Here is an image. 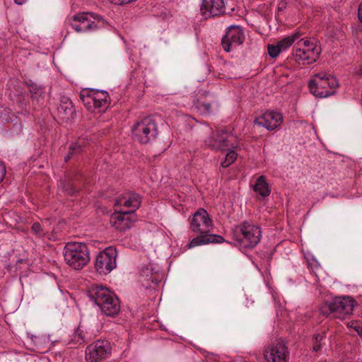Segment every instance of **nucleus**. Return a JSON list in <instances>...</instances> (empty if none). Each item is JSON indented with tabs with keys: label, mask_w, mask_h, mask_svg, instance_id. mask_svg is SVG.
I'll return each instance as SVG.
<instances>
[{
	"label": "nucleus",
	"mask_w": 362,
	"mask_h": 362,
	"mask_svg": "<svg viewBox=\"0 0 362 362\" xmlns=\"http://www.w3.org/2000/svg\"><path fill=\"white\" fill-rule=\"evenodd\" d=\"M50 118L53 119L54 120H55L57 122H58L59 124V123H62L63 122H62L59 119H57L54 117H52V115H50Z\"/></svg>",
	"instance_id": "obj_44"
},
{
	"label": "nucleus",
	"mask_w": 362,
	"mask_h": 362,
	"mask_svg": "<svg viewBox=\"0 0 362 362\" xmlns=\"http://www.w3.org/2000/svg\"><path fill=\"white\" fill-rule=\"evenodd\" d=\"M213 227V222L207 211L199 208L190 221V228L194 233H207Z\"/></svg>",
	"instance_id": "obj_14"
},
{
	"label": "nucleus",
	"mask_w": 362,
	"mask_h": 362,
	"mask_svg": "<svg viewBox=\"0 0 362 362\" xmlns=\"http://www.w3.org/2000/svg\"><path fill=\"white\" fill-rule=\"evenodd\" d=\"M112 351L110 343L106 340H97L86 349V360L88 362H98L107 358Z\"/></svg>",
	"instance_id": "obj_11"
},
{
	"label": "nucleus",
	"mask_w": 362,
	"mask_h": 362,
	"mask_svg": "<svg viewBox=\"0 0 362 362\" xmlns=\"http://www.w3.org/2000/svg\"><path fill=\"white\" fill-rule=\"evenodd\" d=\"M95 90L93 88H84L81 90L79 94L80 99L83 100L86 98L92 96V94L95 93Z\"/></svg>",
	"instance_id": "obj_31"
},
{
	"label": "nucleus",
	"mask_w": 362,
	"mask_h": 362,
	"mask_svg": "<svg viewBox=\"0 0 362 362\" xmlns=\"http://www.w3.org/2000/svg\"><path fill=\"white\" fill-rule=\"evenodd\" d=\"M356 74L360 77H362V65H360L356 71Z\"/></svg>",
	"instance_id": "obj_41"
},
{
	"label": "nucleus",
	"mask_w": 362,
	"mask_h": 362,
	"mask_svg": "<svg viewBox=\"0 0 362 362\" xmlns=\"http://www.w3.org/2000/svg\"><path fill=\"white\" fill-rule=\"evenodd\" d=\"M265 113H271V114H273V113H275L274 111H267Z\"/></svg>",
	"instance_id": "obj_45"
},
{
	"label": "nucleus",
	"mask_w": 362,
	"mask_h": 362,
	"mask_svg": "<svg viewBox=\"0 0 362 362\" xmlns=\"http://www.w3.org/2000/svg\"><path fill=\"white\" fill-rule=\"evenodd\" d=\"M45 118L43 117L42 118V121H43V123L42 124H40V126H41V128H48L49 127V125H48L45 122Z\"/></svg>",
	"instance_id": "obj_42"
},
{
	"label": "nucleus",
	"mask_w": 362,
	"mask_h": 362,
	"mask_svg": "<svg viewBox=\"0 0 362 362\" xmlns=\"http://www.w3.org/2000/svg\"><path fill=\"white\" fill-rule=\"evenodd\" d=\"M245 40L243 28L239 25H230L227 28L226 34L222 37L221 45L223 49L229 52L242 45Z\"/></svg>",
	"instance_id": "obj_12"
},
{
	"label": "nucleus",
	"mask_w": 362,
	"mask_h": 362,
	"mask_svg": "<svg viewBox=\"0 0 362 362\" xmlns=\"http://www.w3.org/2000/svg\"><path fill=\"white\" fill-rule=\"evenodd\" d=\"M325 338V332L317 333L313 337V351L318 352L322 349V341Z\"/></svg>",
	"instance_id": "obj_26"
},
{
	"label": "nucleus",
	"mask_w": 362,
	"mask_h": 362,
	"mask_svg": "<svg viewBox=\"0 0 362 362\" xmlns=\"http://www.w3.org/2000/svg\"><path fill=\"white\" fill-rule=\"evenodd\" d=\"M357 302L351 296H336L326 301L320 308V313L326 317L329 315L335 318L344 319L352 313Z\"/></svg>",
	"instance_id": "obj_2"
},
{
	"label": "nucleus",
	"mask_w": 362,
	"mask_h": 362,
	"mask_svg": "<svg viewBox=\"0 0 362 362\" xmlns=\"http://www.w3.org/2000/svg\"><path fill=\"white\" fill-rule=\"evenodd\" d=\"M253 189L262 197H269L271 193L269 184L267 182L265 176L264 175H261L257 178Z\"/></svg>",
	"instance_id": "obj_21"
},
{
	"label": "nucleus",
	"mask_w": 362,
	"mask_h": 362,
	"mask_svg": "<svg viewBox=\"0 0 362 362\" xmlns=\"http://www.w3.org/2000/svg\"><path fill=\"white\" fill-rule=\"evenodd\" d=\"M86 292L90 300L97 305L102 313L106 316L114 317L119 313V300L107 287L100 284H93L88 288Z\"/></svg>",
	"instance_id": "obj_1"
},
{
	"label": "nucleus",
	"mask_w": 362,
	"mask_h": 362,
	"mask_svg": "<svg viewBox=\"0 0 362 362\" xmlns=\"http://www.w3.org/2000/svg\"><path fill=\"white\" fill-rule=\"evenodd\" d=\"M85 146V141L80 139L76 143H72L69 148V154L64 158L65 161H67L73 155L80 153Z\"/></svg>",
	"instance_id": "obj_24"
},
{
	"label": "nucleus",
	"mask_w": 362,
	"mask_h": 362,
	"mask_svg": "<svg viewBox=\"0 0 362 362\" xmlns=\"http://www.w3.org/2000/svg\"><path fill=\"white\" fill-rule=\"evenodd\" d=\"M225 239L218 235L207 233H200V235L193 238L189 243V247H194L199 245L209 243H222Z\"/></svg>",
	"instance_id": "obj_19"
},
{
	"label": "nucleus",
	"mask_w": 362,
	"mask_h": 362,
	"mask_svg": "<svg viewBox=\"0 0 362 362\" xmlns=\"http://www.w3.org/2000/svg\"><path fill=\"white\" fill-rule=\"evenodd\" d=\"M1 121L8 122L10 120H11V118H9V115L5 114V115H1Z\"/></svg>",
	"instance_id": "obj_39"
},
{
	"label": "nucleus",
	"mask_w": 362,
	"mask_h": 362,
	"mask_svg": "<svg viewBox=\"0 0 362 362\" xmlns=\"http://www.w3.org/2000/svg\"><path fill=\"white\" fill-rule=\"evenodd\" d=\"M72 341L76 344H81L86 341L83 332L79 329H77L72 337Z\"/></svg>",
	"instance_id": "obj_29"
},
{
	"label": "nucleus",
	"mask_w": 362,
	"mask_h": 362,
	"mask_svg": "<svg viewBox=\"0 0 362 362\" xmlns=\"http://www.w3.org/2000/svg\"><path fill=\"white\" fill-rule=\"evenodd\" d=\"M204 143L206 146L215 151H226L238 146L235 136L224 129L213 132Z\"/></svg>",
	"instance_id": "obj_9"
},
{
	"label": "nucleus",
	"mask_w": 362,
	"mask_h": 362,
	"mask_svg": "<svg viewBox=\"0 0 362 362\" xmlns=\"http://www.w3.org/2000/svg\"><path fill=\"white\" fill-rule=\"evenodd\" d=\"M117 252L115 247H107L96 256L94 268L100 275L110 274L117 266Z\"/></svg>",
	"instance_id": "obj_10"
},
{
	"label": "nucleus",
	"mask_w": 362,
	"mask_h": 362,
	"mask_svg": "<svg viewBox=\"0 0 362 362\" xmlns=\"http://www.w3.org/2000/svg\"><path fill=\"white\" fill-rule=\"evenodd\" d=\"M24 82L26 86L29 88V92L33 98H37L42 94L43 88L32 79H25Z\"/></svg>",
	"instance_id": "obj_23"
},
{
	"label": "nucleus",
	"mask_w": 362,
	"mask_h": 362,
	"mask_svg": "<svg viewBox=\"0 0 362 362\" xmlns=\"http://www.w3.org/2000/svg\"><path fill=\"white\" fill-rule=\"evenodd\" d=\"M339 82L335 76L324 72L314 75L308 82L310 93L317 98H326L335 93Z\"/></svg>",
	"instance_id": "obj_6"
},
{
	"label": "nucleus",
	"mask_w": 362,
	"mask_h": 362,
	"mask_svg": "<svg viewBox=\"0 0 362 362\" xmlns=\"http://www.w3.org/2000/svg\"><path fill=\"white\" fill-rule=\"evenodd\" d=\"M133 139L141 144H147L155 139L158 128L151 115L135 123L132 128Z\"/></svg>",
	"instance_id": "obj_8"
},
{
	"label": "nucleus",
	"mask_w": 362,
	"mask_h": 362,
	"mask_svg": "<svg viewBox=\"0 0 362 362\" xmlns=\"http://www.w3.org/2000/svg\"><path fill=\"white\" fill-rule=\"evenodd\" d=\"M58 113H76V110L69 98L62 96L57 106Z\"/></svg>",
	"instance_id": "obj_22"
},
{
	"label": "nucleus",
	"mask_w": 362,
	"mask_h": 362,
	"mask_svg": "<svg viewBox=\"0 0 362 362\" xmlns=\"http://www.w3.org/2000/svg\"><path fill=\"white\" fill-rule=\"evenodd\" d=\"M65 192H67L69 195L73 196L74 195L78 190L73 186L72 184H66L63 187Z\"/></svg>",
	"instance_id": "obj_33"
},
{
	"label": "nucleus",
	"mask_w": 362,
	"mask_h": 362,
	"mask_svg": "<svg viewBox=\"0 0 362 362\" xmlns=\"http://www.w3.org/2000/svg\"><path fill=\"white\" fill-rule=\"evenodd\" d=\"M66 264L75 269H81L90 261L86 244L79 242L67 243L63 250Z\"/></svg>",
	"instance_id": "obj_5"
},
{
	"label": "nucleus",
	"mask_w": 362,
	"mask_h": 362,
	"mask_svg": "<svg viewBox=\"0 0 362 362\" xmlns=\"http://www.w3.org/2000/svg\"><path fill=\"white\" fill-rule=\"evenodd\" d=\"M141 203V197L139 194L127 192L115 199L114 207L117 208L123 206L129 209L127 211H133V213L135 214L136 209L140 207Z\"/></svg>",
	"instance_id": "obj_16"
},
{
	"label": "nucleus",
	"mask_w": 362,
	"mask_h": 362,
	"mask_svg": "<svg viewBox=\"0 0 362 362\" xmlns=\"http://www.w3.org/2000/svg\"><path fill=\"white\" fill-rule=\"evenodd\" d=\"M136 220V216L133 211H122L115 208L110 216V222L118 230L125 231L132 226Z\"/></svg>",
	"instance_id": "obj_13"
},
{
	"label": "nucleus",
	"mask_w": 362,
	"mask_h": 362,
	"mask_svg": "<svg viewBox=\"0 0 362 362\" xmlns=\"http://www.w3.org/2000/svg\"><path fill=\"white\" fill-rule=\"evenodd\" d=\"M267 51L272 58H276L281 52V48H279L277 43L276 45L269 44L267 45Z\"/></svg>",
	"instance_id": "obj_27"
},
{
	"label": "nucleus",
	"mask_w": 362,
	"mask_h": 362,
	"mask_svg": "<svg viewBox=\"0 0 362 362\" xmlns=\"http://www.w3.org/2000/svg\"><path fill=\"white\" fill-rule=\"evenodd\" d=\"M110 103L109 93L106 90H95L94 93L93 109L107 107Z\"/></svg>",
	"instance_id": "obj_20"
},
{
	"label": "nucleus",
	"mask_w": 362,
	"mask_h": 362,
	"mask_svg": "<svg viewBox=\"0 0 362 362\" xmlns=\"http://www.w3.org/2000/svg\"><path fill=\"white\" fill-rule=\"evenodd\" d=\"M25 0H14L15 3L18 4V5H21L24 3Z\"/></svg>",
	"instance_id": "obj_43"
},
{
	"label": "nucleus",
	"mask_w": 362,
	"mask_h": 362,
	"mask_svg": "<svg viewBox=\"0 0 362 362\" xmlns=\"http://www.w3.org/2000/svg\"><path fill=\"white\" fill-rule=\"evenodd\" d=\"M320 52L316 42L303 38L293 46L292 58L299 65H309L318 59Z\"/></svg>",
	"instance_id": "obj_4"
},
{
	"label": "nucleus",
	"mask_w": 362,
	"mask_h": 362,
	"mask_svg": "<svg viewBox=\"0 0 362 362\" xmlns=\"http://www.w3.org/2000/svg\"><path fill=\"white\" fill-rule=\"evenodd\" d=\"M83 105L86 107L87 110L89 111L92 110L94 106V93L92 94V96L89 98H86L83 100H81Z\"/></svg>",
	"instance_id": "obj_30"
},
{
	"label": "nucleus",
	"mask_w": 362,
	"mask_h": 362,
	"mask_svg": "<svg viewBox=\"0 0 362 362\" xmlns=\"http://www.w3.org/2000/svg\"><path fill=\"white\" fill-rule=\"evenodd\" d=\"M303 35L299 30H296L291 35L288 36L290 38L293 39V42H294L296 40H298Z\"/></svg>",
	"instance_id": "obj_36"
},
{
	"label": "nucleus",
	"mask_w": 362,
	"mask_h": 362,
	"mask_svg": "<svg viewBox=\"0 0 362 362\" xmlns=\"http://www.w3.org/2000/svg\"><path fill=\"white\" fill-rule=\"evenodd\" d=\"M6 173V165L3 162H0V184L2 182V181L5 178Z\"/></svg>",
	"instance_id": "obj_34"
},
{
	"label": "nucleus",
	"mask_w": 362,
	"mask_h": 362,
	"mask_svg": "<svg viewBox=\"0 0 362 362\" xmlns=\"http://www.w3.org/2000/svg\"><path fill=\"white\" fill-rule=\"evenodd\" d=\"M276 43L278 44L279 48H281V51L283 52L287 49L289 47H291L293 42V39L287 36L283 38L282 40L278 41Z\"/></svg>",
	"instance_id": "obj_28"
},
{
	"label": "nucleus",
	"mask_w": 362,
	"mask_h": 362,
	"mask_svg": "<svg viewBox=\"0 0 362 362\" xmlns=\"http://www.w3.org/2000/svg\"><path fill=\"white\" fill-rule=\"evenodd\" d=\"M146 280L150 281L151 283L154 284L155 285H158V284L159 282L156 278L152 277L151 275Z\"/></svg>",
	"instance_id": "obj_40"
},
{
	"label": "nucleus",
	"mask_w": 362,
	"mask_h": 362,
	"mask_svg": "<svg viewBox=\"0 0 362 362\" xmlns=\"http://www.w3.org/2000/svg\"><path fill=\"white\" fill-rule=\"evenodd\" d=\"M203 107V109L209 112L211 109V105L209 103H202L199 108Z\"/></svg>",
	"instance_id": "obj_38"
},
{
	"label": "nucleus",
	"mask_w": 362,
	"mask_h": 362,
	"mask_svg": "<svg viewBox=\"0 0 362 362\" xmlns=\"http://www.w3.org/2000/svg\"><path fill=\"white\" fill-rule=\"evenodd\" d=\"M233 235L240 247L253 248L260 242L262 230L259 226L245 221L233 228Z\"/></svg>",
	"instance_id": "obj_7"
},
{
	"label": "nucleus",
	"mask_w": 362,
	"mask_h": 362,
	"mask_svg": "<svg viewBox=\"0 0 362 362\" xmlns=\"http://www.w3.org/2000/svg\"><path fill=\"white\" fill-rule=\"evenodd\" d=\"M288 354L286 344L277 341L264 351V357L268 362H286Z\"/></svg>",
	"instance_id": "obj_15"
},
{
	"label": "nucleus",
	"mask_w": 362,
	"mask_h": 362,
	"mask_svg": "<svg viewBox=\"0 0 362 362\" xmlns=\"http://www.w3.org/2000/svg\"><path fill=\"white\" fill-rule=\"evenodd\" d=\"M225 10L223 0H202L200 7L201 13L206 18L223 15Z\"/></svg>",
	"instance_id": "obj_17"
},
{
	"label": "nucleus",
	"mask_w": 362,
	"mask_h": 362,
	"mask_svg": "<svg viewBox=\"0 0 362 362\" xmlns=\"http://www.w3.org/2000/svg\"><path fill=\"white\" fill-rule=\"evenodd\" d=\"M358 17L360 22L362 23V2L360 4L358 11Z\"/></svg>",
	"instance_id": "obj_37"
},
{
	"label": "nucleus",
	"mask_w": 362,
	"mask_h": 362,
	"mask_svg": "<svg viewBox=\"0 0 362 362\" xmlns=\"http://www.w3.org/2000/svg\"><path fill=\"white\" fill-rule=\"evenodd\" d=\"M238 154L233 151L230 150L225 156L224 160L221 163V165L223 168H227L232 163H233L237 159Z\"/></svg>",
	"instance_id": "obj_25"
},
{
	"label": "nucleus",
	"mask_w": 362,
	"mask_h": 362,
	"mask_svg": "<svg viewBox=\"0 0 362 362\" xmlns=\"http://www.w3.org/2000/svg\"><path fill=\"white\" fill-rule=\"evenodd\" d=\"M71 27L77 33L93 31L105 28L108 22L100 15L93 12H81L69 19Z\"/></svg>",
	"instance_id": "obj_3"
},
{
	"label": "nucleus",
	"mask_w": 362,
	"mask_h": 362,
	"mask_svg": "<svg viewBox=\"0 0 362 362\" xmlns=\"http://www.w3.org/2000/svg\"><path fill=\"white\" fill-rule=\"evenodd\" d=\"M31 230L35 234L41 235L42 227L39 223H37V222L34 223L31 226Z\"/></svg>",
	"instance_id": "obj_35"
},
{
	"label": "nucleus",
	"mask_w": 362,
	"mask_h": 362,
	"mask_svg": "<svg viewBox=\"0 0 362 362\" xmlns=\"http://www.w3.org/2000/svg\"><path fill=\"white\" fill-rule=\"evenodd\" d=\"M283 122L282 115H260L255 118V123L268 130H273Z\"/></svg>",
	"instance_id": "obj_18"
},
{
	"label": "nucleus",
	"mask_w": 362,
	"mask_h": 362,
	"mask_svg": "<svg viewBox=\"0 0 362 362\" xmlns=\"http://www.w3.org/2000/svg\"><path fill=\"white\" fill-rule=\"evenodd\" d=\"M348 327L353 328L358 335L362 334V325L358 322H351L348 323Z\"/></svg>",
	"instance_id": "obj_32"
}]
</instances>
